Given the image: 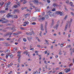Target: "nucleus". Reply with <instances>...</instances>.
I'll return each instance as SVG.
<instances>
[{
  "label": "nucleus",
  "mask_w": 74,
  "mask_h": 74,
  "mask_svg": "<svg viewBox=\"0 0 74 74\" xmlns=\"http://www.w3.org/2000/svg\"><path fill=\"white\" fill-rule=\"evenodd\" d=\"M24 1L23 2V4H25L27 3V1L24 0Z\"/></svg>",
  "instance_id": "b1692460"
},
{
  "label": "nucleus",
  "mask_w": 74,
  "mask_h": 74,
  "mask_svg": "<svg viewBox=\"0 0 74 74\" xmlns=\"http://www.w3.org/2000/svg\"><path fill=\"white\" fill-rule=\"evenodd\" d=\"M4 54H3V53H2L1 54V56H4Z\"/></svg>",
  "instance_id": "4d7b16f0"
},
{
  "label": "nucleus",
  "mask_w": 74,
  "mask_h": 74,
  "mask_svg": "<svg viewBox=\"0 0 74 74\" xmlns=\"http://www.w3.org/2000/svg\"><path fill=\"white\" fill-rule=\"evenodd\" d=\"M30 50H34V48H31L30 49Z\"/></svg>",
  "instance_id": "052dcab7"
},
{
  "label": "nucleus",
  "mask_w": 74,
  "mask_h": 74,
  "mask_svg": "<svg viewBox=\"0 0 74 74\" xmlns=\"http://www.w3.org/2000/svg\"><path fill=\"white\" fill-rule=\"evenodd\" d=\"M65 10H66V11H68V9H67L66 8V7H65Z\"/></svg>",
  "instance_id": "bf43d9fd"
},
{
  "label": "nucleus",
  "mask_w": 74,
  "mask_h": 74,
  "mask_svg": "<svg viewBox=\"0 0 74 74\" xmlns=\"http://www.w3.org/2000/svg\"><path fill=\"white\" fill-rule=\"evenodd\" d=\"M11 40V39L10 38H7L6 40H8L9 41H10V40Z\"/></svg>",
  "instance_id": "79ce46f5"
},
{
  "label": "nucleus",
  "mask_w": 74,
  "mask_h": 74,
  "mask_svg": "<svg viewBox=\"0 0 74 74\" xmlns=\"http://www.w3.org/2000/svg\"><path fill=\"white\" fill-rule=\"evenodd\" d=\"M45 32L46 33H47V27H45Z\"/></svg>",
  "instance_id": "c85d7f7f"
},
{
  "label": "nucleus",
  "mask_w": 74,
  "mask_h": 74,
  "mask_svg": "<svg viewBox=\"0 0 74 74\" xmlns=\"http://www.w3.org/2000/svg\"><path fill=\"white\" fill-rule=\"evenodd\" d=\"M71 47V45L70 44L69 45V46L67 45L66 47V48H70V47Z\"/></svg>",
  "instance_id": "ddd939ff"
},
{
  "label": "nucleus",
  "mask_w": 74,
  "mask_h": 74,
  "mask_svg": "<svg viewBox=\"0 0 74 74\" xmlns=\"http://www.w3.org/2000/svg\"><path fill=\"white\" fill-rule=\"evenodd\" d=\"M6 16L7 18H16V16L10 15L9 13Z\"/></svg>",
  "instance_id": "f257e3e1"
},
{
  "label": "nucleus",
  "mask_w": 74,
  "mask_h": 74,
  "mask_svg": "<svg viewBox=\"0 0 74 74\" xmlns=\"http://www.w3.org/2000/svg\"><path fill=\"white\" fill-rule=\"evenodd\" d=\"M10 57L11 58H13V57H14V56H13V55H10Z\"/></svg>",
  "instance_id": "473e14b6"
},
{
  "label": "nucleus",
  "mask_w": 74,
  "mask_h": 74,
  "mask_svg": "<svg viewBox=\"0 0 74 74\" xmlns=\"http://www.w3.org/2000/svg\"><path fill=\"white\" fill-rule=\"evenodd\" d=\"M42 15H45V13L44 12H43L42 13Z\"/></svg>",
  "instance_id": "09e8293b"
},
{
  "label": "nucleus",
  "mask_w": 74,
  "mask_h": 74,
  "mask_svg": "<svg viewBox=\"0 0 74 74\" xmlns=\"http://www.w3.org/2000/svg\"><path fill=\"white\" fill-rule=\"evenodd\" d=\"M65 18L66 19V18H67V15H66L65 17Z\"/></svg>",
  "instance_id": "0e129e2a"
},
{
  "label": "nucleus",
  "mask_w": 74,
  "mask_h": 74,
  "mask_svg": "<svg viewBox=\"0 0 74 74\" xmlns=\"http://www.w3.org/2000/svg\"><path fill=\"white\" fill-rule=\"evenodd\" d=\"M40 28H41V29L42 31H44V29L43 28V25H42V24L41 25V27Z\"/></svg>",
  "instance_id": "9b49d317"
},
{
  "label": "nucleus",
  "mask_w": 74,
  "mask_h": 74,
  "mask_svg": "<svg viewBox=\"0 0 74 74\" xmlns=\"http://www.w3.org/2000/svg\"><path fill=\"white\" fill-rule=\"evenodd\" d=\"M37 11L40 12V10L39 9H37V10L35 11V12H37Z\"/></svg>",
  "instance_id": "2f4dec72"
},
{
  "label": "nucleus",
  "mask_w": 74,
  "mask_h": 74,
  "mask_svg": "<svg viewBox=\"0 0 74 74\" xmlns=\"http://www.w3.org/2000/svg\"><path fill=\"white\" fill-rule=\"evenodd\" d=\"M53 35H54V36H56V34H53Z\"/></svg>",
  "instance_id": "69168bd1"
},
{
  "label": "nucleus",
  "mask_w": 74,
  "mask_h": 74,
  "mask_svg": "<svg viewBox=\"0 0 74 74\" xmlns=\"http://www.w3.org/2000/svg\"><path fill=\"white\" fill-rule=\"evenodd\" d=\"M10 29V27H6L5 28V29Z\"/></svg>",
  "instance_id": "864d4df0"
},
{
  "label": "nucleus",
  "mask_w": 74,
  "mask_h": 74,
  "mask_svg": "<svg viewBox=\"0 0 74 74\" xmlns=\"http://www.w3.org/2000/svg\"><path fill=\"white\" fill-rule=\"evenodd\" d=\"M27 11H29V12H30V11H31V10H29V9H27Z\"/></svg>",
  "instance_id": "6e6d98bb"
},
{
  "label": "nucleus",
  "mask_w": 74,
  "mask_h": 74,
  "mask_svg": "<svg viewBox=\"0 0 74 74\" xmlns=\"http://www.w3.org/2000/svg\"><path fill=\"white\" fill-rule=\"evenodd\" d=\"M69 22V24L68 25V27L69 28H70L71 27V23L73 21V19L71 18Z\"/></svg>",
  "instance_id": "f03ea898"
},
{
  "label": "nucleus",
  "mask_w": 74,
  "mask_h": 74,
  "mask_svg": "<svg viewBox=\"0 0 74 74\" xmlns=\"http://www.w3.org/2000/svg\"><path fill=\"white\" fill-rule=\"evenodd\" d=\"M6 52L7 53H10V50L7 49V50H6Z\"/></svg>",
  "instance_id": "cd10ccee"
},
{
  "label": "nucleus",
  "mask_w": 74,
  "mask_h": 74,
  "mask_svg": "<svg viewBox=\"0 0 74 74\" xmlns=\"http://www.w3.org/2000/svg\"><path fill=\"white\" fill-rule=\"evenodd\" d=\"M47 1L48 3H50V0H47Z\"/></svg>",
  "instance_id": "603ef678"
},
{
  "label": "nucleus",
  "mask_w": 74,
  "mask_h": 74,
  "mask_svg": "<svg viewBox=\"0 0 74 74\" xmlns=\"http://www.w3.org/2000/svg\"><path fill=\"white\" fill-rule=\"evenodd\" d=\"M8 67L9 68H10V65L9 64H8Z\"/></svg>",
  "instance_id": "13d9d810"
},
{
  "label": "nucleus",
  "mask_w": 74,
  "mask_h": 74,
  "mask_svg": "<svg viewBox=\"0 0 74 74\" xmlns=\"http://www.w3.org/2000/svg\"><path fill=\"white\" fill-rule=\"evenodd\" d=\"M34 1L35 3V4L38 5V1L37 0H34Z\"/></svg>",
  "instance_id": "0eeeda50"
},
{
  "label": "nucleus",
  "mask_w": 74,
  "mask_h": 74,
  "mask_svg": "<svg viewBox=\"0 0 74 74\" xmlns=\"http://www.w3.org/2000/svg\"><path fill=\"white\" fill-rule=\"evenodd\" d=\"M4 2H2L1 3V4L0 5H1V7L4 5Z\"/></svg>",
  "instance_id": "4468645a"
},
{
  "label": "nucleus",
  "mask_w": 74,
  "mask_h": 74,
  "mask_svg": "<svg viewBox=\"0 0 74 74\" xmlns=\"http://www.w3.org/2000/svg\"><path fill=\"white\" fill-rule=\"evenodd\" d=\"M10 56V55L9 54L7 55L6 56V58L7 59V58H8V57Z\"/></svg>",
  "instance_id": "58836bf2"
},
{
  "label": "nucleus",
  "mask_w": 74,
  "mask_h": 74,
  "mask_svg": "<svg viewBox=\"0 0 74 74\" xmlns=\"http://www.w3.org/2000/svg\"><path fill=\"white\" fill-rule=\"evenodd\" d=\"M29 34L30 35V36H32V34L31 32H29Z\"/></svg>",
  "instance_id": "de8ad7c7"
},
{
  "label": "nucleus",
  "mask_w": 74,
  "mask_h": 74,
  "mask_svg": "<svg viewBox=\"0 0 74 74\" xmlns=\"http://www.w3.org/2000/svg\"><path fill=\"white\" fill-rule=\"evenodd\" d=\"M11 25H12V24L10 23H8L7 25L8 26H11Z\"/></svg>",
  "instance_id": "e433bc0d"
},
{
  "label": "nucleus",
  "mask_w": 74,
  "mask_h": 74,
  "mask_svg": "<svg viewBox=\"0 0 74 74\" xmlns=\"http://www.w3.org/2000/svg\"><path fill=\"white\" fill-rule=\"evenodd\" d=\"M32 25H36V23L35 22H34L32 23Z\"/></svg>",
  "instance_id": "c03bdc74"
},
{
  "label": "nucleus",
  "mask_w": 74,
  "mask_h": 74,
  "mask_svg": "<svg viewBox=\"0 0 74 74\" xmlns=\"http://www.w3.org/2000/svg\"><path fill=\"white\" fill-rule=\"evenodd\" d=\"M52 11H55V8H53L52 10Z\"/></svg>",
  "instance_id": "37998d69"
},
{
  "label": "nucleus",
  "mask_w": 74,
  "mask_h": 74,
  "mask_svg": "<svg viewBox=\"0 0 74 74\" xmlns=\"http://www.w3.org/2000/svg\"><path fill=\"white\" fill-rule=\"evenodd\" d=\"M12 34V33L9 36V38H10L11 37V35Z\"/></svg>",
  "instance_id": "3c124183"
},
{
  "label": "nucleus",
  "mask_w": 74,
  "mask_h": 74,
  "mask_svg": "<svg viewBox=\"0 0 74 74\" xmlns=\"http://www.w3.org/2000/svg\"><path fill=\"white\" fill-rule=\"evenodd\" d=\"M23 40L25 42H26V38H24L23 39Z\"/></svg>",
  "instance_id": "c9c22d12"
},
{
  "label": "nucleus",
  "mask_w": 74,
  "mask_h": 74,
  "mask_svg": "<svg viewBox=\"0 0 74 74\" xmlns=\"http://www.w3.org/2000/svg\"><path fill=\"white\" fill-rule=\"evenodd\" d=\"M64 45V43H62L60 45V46L61 47H63V45Z\"/></svg>",
  "instance_id": "6ab92c4d"
},
{
  "label": "nucleus",
  "mask_w": 74,
  "mask_h": 74,
  "mask_svg": "<svg viewBox=\"0 0 74 74\" xmlns=\"http://www.w3.org/2000/svg\"><path fill=\"white\" fill-rule=\"evenodd\" d=\"M43 16H42L40 18H39L38 19L39 21H41L42 20V21H44L45 20V17H43Z\"/></svg>",
  "instance_id": "20e7f679"
},
{
  "label": "nucleus",
  "mask_w": 74,
  "mask_h": 74,
  "mask_svg": "<svg viewBox=\"0 0 74 74\" xmlns=\"http://www.w3.org/2000/svg\"><path fill=\"white\" fill-rule=\"evenodd\" d=\"M17 56H18V60H20V59H21V58H21V56L20 55H18Z\"/></svg>",
  "instance_id": "5701e85b"
},
{
  "label": "nucleus",
  "mask_w": 74,
  "mask_h": 74,
  "mask_svg": "<svg viewBox=\"0 0 74 74\" xmlns=\"http://www.w3.org/2000/svg\"><path fill=\"white\" fill-rule=\"evenodd\" d=\"M59 74H62V72H60L59 73Z\"/></svg>",
  "instance_id": "774afa93"
},
{
  "label": "nucleus",
  "mask_w": 74,
  "mask_h": 74,
  "mask_svg": "<svg viewBox=\"0 0 74 74\" xmlns=\"http://www.w3.org/2000/svg\"><path fill=\"white\" fill-rule=\"evenodd\" d=\"M47 22L45 21V27H47Z\"/></svg>",
  "instance_id": "f3484780"
},
{
  "label": "nucleus",
  "mask_w": 74,
  "mask_h": 74,
  "mask_svg": "<svg viewBox=\"0 0 74 74\" xmlns=\"http://www.w3.org/2000/svg\"><path fill=\"white\" fill-rule=\"evenodd\" d=\"M0 40H1V41H4L5 40L3 38H0Z\"/></svg>",
  "instance_id": "72a5a7b5"
},
{
  "label": "nucleus",
  "mask_w": 74,
  "mask_h": 74,
  "mask_svg": "<svg viewBox=\"0 0 74 74\" xmlns=\"http://www.w3.org/2000/svg\"><path fill=\"white\" fill-rule=\"evenodd\" d=\"M13 7L14 8H17L18 7V5H14Z\"/></svg>",
  "instance_id": "bb28decb"
},
{
  "label": "nucleus",
  "mask_w": 74,
  "mask_h": 74,
  "mask_svg": "<svg viewBox=\"0 0 74 74\" xmlns=\"http://www.w3.org/2000/svg\"><path fill=\"white\" fill-rule=\"evenodd\" d=\"M17 4L19 7H20V5H21V3L19 2L17 3Z\"/></svg>",
  "instance_id": "412c9836"
},
{
  "label": "nucleus",
  "mask_w": 74,
  "mask_h": 74,
  "mask_svg": "<svg viewBox=\"0 0 74 74\" xmlns=\"http://www.w3.org/2000/svg\"><path fill=\"white\" fill-rule=\"evenodd\" d=\"M5 10L6 11H8V8H6L5 9Z\"/></svg>",
  "instance_id": "680f3d73"
},
{
  "label": "nucleus",
  "mask_w": 74,
  "mask_h": 74,
  "mask_svg": "<svg viewBox=\"0 0 74 74\" xmlns=\"http://www.w3.org/2000/svg\"><path fill=\"white\" fill-rule=\"evenodd\" d=\"M53 5L54 7H56L57 6H59V5H58V4H57L56 3H53Z\"/></svg>",
  "instance_id": "1a4fd4ad"
},
{
  "label": "nucleus",
  "mask_w": 74,
  "mask_h": 74,
  "mask_svg": "<svg viewBox=\"0 0 74 74\" xmlns=\"http://www.w3.org/2000/svg\"><path fill=\"white\" fill-rule=\"evenodd\" d=\"M70 69H68L66 71V73H68L69 71H70Z\"/></svg>",
  "instance_id": "aec40b11"
},
{
  "label": "nucleus",
  "mask_w": 74,
  "mask_h": 74,
  "mask_svg": "<svg viewBox=\"0 0 74 74\" xmlns=\"http://www.w3.org/2000/svg\"><path fill=\"white\" fill-rule=\"evenodd\" d=\"M53 25H54V20L53 19L52 20V22L51 23V27H52V26H53Z\"/></svg>",
  "instance_id": "6e6552de"
},
{
  "label": "nucleus",
  "mask_w": 74,
  "mask_h": 74,
  "mask_svg": "<svg viewBox=\"0 0 74 74\" xmlns=\"http://www.w3.org/2000/svg\"><path fill=\"white\" fill-rule=\"evenodd\" d=\"M68 24L67 23H66V25L65 26V29H64L65 31H66V30L67 29V27H68Z\"/></svg>",
  "instance_id": "9d476101"
},
{
  "label": "nucleus",
  "mask_w": 74,
  "mask_h": 74,
  "mask_svg": "<svg viewBox=\"0 0 74 74\" xmlns=\"http://www.w3.org/2000/svg\"><path fill=\"white\" fill-rule=\"evenodd\" d=\"M56 14L57 15H62V12H60L59 11H57L56 12Z\"/></svg>",
  "instance_id": "39448f33"
},
{
  "label": "nucleus",
  "mask_w": 74,
  "mask_h": 74,
  "mask_svg": "<svg viewBox=\"0 0 74 74\" xmlns=\"http://www.w3.org/2000/svg\"><path fill=\"white\" fill-rule=\"evenodd\" d=\"M66 3H67V4H69V1L68 0L66 1Z\"/></svg>",
  "instance_id": "49530a36"
},
{
  "label": "nucleus",
  "mask_w": 74,
  "mask_h": 74,
  "mask_svg": "<svg viewBox=\"0 0 74 74\" xmlns=\"http://www.w3.org/2000/svg\"><path fill=\"white\" fill-rule=\"evenodd\" d=\"M8 4L9 5H10V4H11V3H10V2H8Z\"/></svg>",
  "instance_id": "e2e57ef3"
},
{
  "label": "nucleus",
  "mask_w": 74,
  "mask_h": 74,
  "mask_svg": "<svg viewBox=\"0 0 74 74\" xmlns=\"http://www.w3.org/2000/svg\"><path fill=\"white\" fill-rule=\"evenodd\" d=\"M70 5H71V6H72L73 5V3L71 2L69 3Z\"/></svg>",
  "instance_id": "c756f323"
},
{
  "label": "nucleus",
  "mask_w": 74,
  "mask_h": 74,
  "mask_svg": "<svg viewBox=\"0 0 74 74\" xmlns=\"http://www.w3.org/2000/svg\"><path fill=\"white\" fill-rule=\"evenodd\" d=\"M5 12H6L4 10H1L0 11V13H5Z\"/></svg>",
  "instance_id": "f8f14e48"
},
{
  "label": "nucleus",
  "mask_w": 74,
  "mask_h": 74,
  "mask_svg": "<svg viewBox=\"0 0 74 74\" xmlns=\"http://www.w3.org/2000/svg\"><path fill=\"white\" fill-rule=\"evenodd\" d=\"M58 26H59V23H57L56 24V30H57Z\"/></svg>",
  "instance_id": "2eb2a0df"
},
{
  "label": "nucleus",
  "mask_w": 74,
  "mask_h": 74,
  "mask_svg": "<svg viewBox=\"0 0 74 74\" xmlns=\"http://www.w3.org/2000/svg\"><path fill=\"white\" fill-rule=\"evenodd\" d=\"M69 66H73V64H71L70 65H69Z\"/></svg>",
  "instance_id": "5fc2aeb1"
},
{
  "label": "nucleus",
  "mask_w": 74,
  "mask_h": 74,
  "mask_svg": "<svg viewBox=\"0 0 74 74\" xmlns=\"http://www.w3.org/2000/svg\"><path fill=\"white\" fill-rule=\"evenodd\" d=\"M16 33H17L18 34H21L22 33V32L21 31H18Z\"/></svg>",
  "instance_id": "7c9ffc66"
},
{
  "label": "nucleus",
  "mask_w": 74,
  "mask_h": 74,
  "mask_svg": "<svg viewBox=\"0 0 74 74\" xmlns=\"http://www.w3.org/2000/svg\"><path fill=\"white\" fill-rule=\"evenodd\" d=\"M24 24H25L26 25H28L29 23L28 21H25V23H24Z\"/></svg>",
  "instance_id": "dca6fc26"
},
{
  "label": "nucleus",
  "mask_w": 74,
  "mask_h": 74,
  "mask_svg": "<svg viewBox=\"0 0 74 74\" xmlns=\"http://www.w3.org/2000/svg\"><path fill=\"white\" fill-rule=\"evenodd\" d=\"M71 15H72L73 16H74V13L73 12H71Z\"/></svg>",
  "instance_id": "ea45409f"
},
{
  "label": "nucleus",
  "mask_w": 74,
  "mask_h": 74,
  "mask_svg": "<svg viewBox=\"0 0 74 74\" xmlns=\"http://www.w3.org/2000/svg\"><path fill=\"white\" fill-rule=\"evenodd\" d=\"M2 32H7V30L5 29L2 30Z\"/></svg>",
  "instance_id": "a878e982"
},
{
  "label": "nucleus",
  "mask_w": 74,
  "mask_h": 74,
  "mask_svg": "<svg viewBox=\"0 0 74 74\" xmlns=\"http://www.w3.org/2000/svg\"><path fill=\"white\" fill-rule=\"evenodd\" d=\"M32 21H35L36 19V18H35L34 17H33L32 18Z\"/></svg>",
  "instance_id": "4be33fe9"
},
{
  "label": "nucleus",
  "mask_w": 74,
  "mask_h": 74,
  "mask_svg": "<svg viewBox=\"0 0 74 74\" xmlns=\"http://www.w3.org/2000/svg\"><path fill=\"white\" fill-rule=\"evenodd\" d=\"M8 21H4L3 20H0V22H2V23H7Z\"/></svg>",
  "instance_id": "423d86ee"
},
{
  "label": "nucleus",
  "mask_w": 74,
  "mask_h": 74,
  "mask_svg": "<svg viewBox=\"0 0 74 74\" xmlns=\"http://www.w3.org/2000/svg\"><path fill=\"white\" fill-rule=\"evenodd\" d=\"M38 74V71H36V72L34 71V74Z\"/></svg>",
  "instance_id": "a211bd4d"
},
{
  "label": "nucleus",
  "mask_w": 74,
  "mask_h": 74,
  "mask_svg": "<svg viewBox=\"0 0 74 74\" xmlns=\"http://www.w3.org/2000/svg\"><path fill=\"white\" fill-rule=\"evenodd\" d=\"M3 36L4 37H7V36H8L7 34H4Z\"/></svg>",
  "instance_id": "4c0bfd02"
},
{
  "label": "nucleus",
  "mask_w": 74,
  "mask_h": 74,
  "mask_svg": "<svg viewBox=\"0 0 74 74\" xmlns=\"http://www.w3.org/2000/svg\"><path fill=\"white\" fill-rule=\"evenodd\" d=\"M8 5H9L8 4V3L6 4V8H7L8 7Z\"/></svg>",
  "instance_id": "8fccbe9b"
},
{
  "label": "nucleus",
  "mask_w": 74,
  "mask_h": 74,
  "mask_svg": "<svg viewBox=\"0 0 74 74\" xmlns=\"http://www.w3.org/2000/svg\"><path fill=\"white\" fill-rule=\"evenodd\" d=\"M12 33H11V32H8V34H7L8 36V35H10V34H11Z\"/></svg>",
  "instance_id": "a19ab883"
},
{
  "label": "nucleus",
  "mask_w": 74,
  "mask_h": 74,
  "mask_svg": "<svg viewBox=\"0 0 74 74\" xmlns=\"http://www.w3.org/2000/svg\"><path fill=\"white\" fill-rule=\"evenodd\" d=\"M26 34L27 35H29V33H28V32H26Z\"/></svg>",
  "instance_id": "338daca9"
},
{
  "label": "nucleus",
  "mask_w": 74,
  "mask_h": 74,
  "mask_svg": "<svg viewBox=\"0 0 74 74\" xmlns=\"http://www.w3.org/2000/svg\"><path fill=\"white\" fill-rule=\"evenodd\" d=\"M12 73V71H10V72L9 73H8V74H11V73Z\"/></svg>",
  "instance_id": "a18cd8bd"
},
{
  "label": "nucleus",
  "mask_w": 74,
  "mask_h": 74,
  "mask_svg": "<svg viewBox=\"0 0 74 74\" xmlns=\"http://www.w3.org/2000/svg\"><path fill=\"white\" fill-rule=\"evenodd\" d=\"M45 18H49V16H48V15H46L45 16Z\"/></svg>",
  "instance_id": "f704fd0d"
},
{
  "label": "nucleus",
  "mask_w": 74,
  "mask_h": 74,
  "mask_svg": "<svg viewBox=\"0 0 74 74\" xmlns=\"http://www.w3.org/2000/svg\"><path fill=\"white\" fill-rule=\"evenodd\" d=\"M45 41L46 42V43L47 44H49V43L48 42V41L47 40V39H45Z\"/></svg>",
  "instance_id": "393cba45"
},
{
  "label": "nucleus",
  "mask_w": 74,
  "mask_h": 74,
  "mask_svg": "<svg viewBox=\"0 0 74 74\" xmlns=\"http://www.w3.org/2000/svg\"><path fill=\"white\" fill-rule=\"evenodd\" d=\"M48 14L50 16H53V14L54 13H53L52 12H49L48 13Z\"/></svg>",
  "instance_id": "7ed1b4c3"
}]
</instances>
